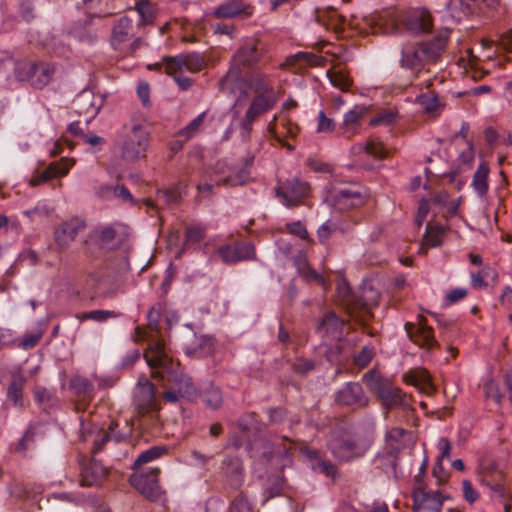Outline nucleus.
Listing matches in <instances>:
<instances>
[{
	"mask_svg": "<svg viewBox=\"0 0 512 512\" xmlns=\"http://www.w3.org/2000/svg\"><path fill=\"white\" fill-rule=\"evenodd\" d=\"M335 129V122L332 118H328L324 111H320L318 115L317 132L330 133Z\"/></svg>",
	"mask_w": 512,
	"mask_h": 512,
	"instance_id": "13d9d810",
	"label": "nucleus"
},
{
	"mask_svg": "<svg viewBox=\"0 0 512 512\" xmlns=\"http://www.w3.org/2000/svg\"><path fill=\"white\" fill-rule=\"evenodd\" d=\"M312 469L332 479H335L337 474L336 466L332 462L325 459H321L318 460V462L312 463Z\"/></svg>",
	"mask_w": 512,
	"mask_h": 512,
	"instance_id": "603ef678",
	"label": "nucleus"
},
{
	"mask_svg": "<svg viewBox=\"0 0 512 512\" xmlns=\"http://www.w3.org/2000/svg\"><path fill=\"white\" fill-rule=\"evenodd\" d=\"M297 58L310 66H319L323 61V57L307 52L298 53Z\"/></svg>",
	"mask_w": 512,
	"mask_h": 512,
	"instance_id": "338daca9",
	"label": "nucleus"
},
{
	"mask_svg": "<svg viewBox=\"0 0 512 512\" xmlns=\"http://www.w3.org/2000/svg\"><path fill=\"white\" fill-rule=\"evenodd\" d=\"M374 356L373 347L364 346L355 356L354 363L360 368H364L369 365Z\"/></svg>",
	"mask_w": 512,
	"mask_h": 512,
	"instance_id": "6e6d98bb",
	"label": "nucleus"
},
{
	"mask_svg": "<svg viewBox=\"0 0 512 512\" xmlns=\"http://www.w3.org/2000/svg\"><path fill=\"white\" fill-rule=\"evenodd\" d=\"M445 7L451 17L457 20H460L462 16L473 13V7L468 0H449L446 2Z\"/></svg>",
	"mask_w": 512,
	"mask_h": 512,
	"instance_id": "e433bc0d",
	"label": "nucleus"
},
{
	"mask_svg": "<svg viewBox=\"0 0 512 512\" xmlns=\"http://www.w3.org/2000/svg\"><path fill=\"white\" fill-rule=\"evenodd\" d=\"M432 474L437 479L438 484H442L447 481L449 474L444 469L441 459H437V461L432 469Z\"/></svg>",
	"mask_w": 512,
	"mask_h": 512,
	"instance_id": "680f3d73",
	"label": "nucleus"
},
{
	"mask_svg": "<svg viewBox=\"0 0 512 512\" xmlns=\"http://www.w3.org/2000/svg\"><path fill=\"white\" fill-rule=\"evenodd\" d=\"M74 161L70 159H62L60 162H52L41 174L34 176L30 180L31 186H37L55 177H61L68 174L69 169L73 166Z\"/></svg>",
	"mask_w": 512,
	"mask_h": 512,
	"instance_id": "393cba45",
	"label": "nucleus"
},
{
	"mask_svg": "<svg viewBox=\"0 0 512 512\" xmlns=\"http://www.w3.org/2000/svg\"><path fill=\"white\" fill-rule=\"evenodd\" d=\"M148 146V134L139 125H133L126 134L122 146V158L125 161H136L145 156Z\"/></svg>",
	"mask_w": 512,
	"mask_h": 512,
	"instance_id": "9d476101",
	"label": "nucleus"
},
{
	"mask_svg": "<svg viewBox=\"0 0 512 512\" xmlns=\"http://www.w3.org/2000/svg\"><path fill=\"white\" fill-rule=\"evenodd\" d=\"M159 473L158 468H153L147 474H134L130 477V483L146 498L156 500L160 496Z\"/></svg>",
	"mask_w": 512,
	"mask_h": 512,
	"instance_id": "4468645a",
	"label": "nucleus"
},
{
	"mask_svg": "<svg viewBox=\"0 0 512 512\" xmlns=\"http://www.w3.org/2000/svg\"><path fill=\"white\" fill-rule=\"evenodd\" d=\"M256 433V419L253 413L242 416L236 423L234 436L230 444L236 449L245 448L252 451V437Z\"/></svg>",
	"mask_w": 512,
	"mask_h": 512,
	"instance_id": "ddd939ff",
	"label": "nucleus"
},
{
	"mask_svg": "<svg viewBox=\"0 0 512 512\" xmlns=\"http://www.w3.org/2000/svg\"><path fill=\"white\" fill-rule=\"evenodd\" d=\"M368 389L376 396L386 410L401 407L406 414L413 409L406 401L402 390L394 386L387 378L380 376L375 370H370L363 376Z\"/></svg>",
	"mask_w": 512,
	"mask_h": 512,
	"instance_id": "39448f33",
	"label": "nucleus"
},
{
	"mask_svg": "<svg viewBox=\"0 0 512 512\" xmlns=\"http://www.w3.org/2000/svg\"><path fill=\"white\" fill-rule=\"evenodd\" d=\"M328 447L334 457L346 462L362 457L366 451V448L359 445L349 430L342 425L332 429Z\"/></svg>",
	"mask_w": 512,
	"mask_h": 512,
	"instance_id": "0eeeda50",
	"label": "nucleus"
},
{
	"mask_svg": "<svg viewBox=\"0 0 512 512\" xmlns=\"http://www.w3.org/2000/svg\"><path fill=\"white\" fill-rule=\"evenodd\" d=\"M353 153H361L365 152L368 155L377 158V159H385L389 157V150L383 145L381 141L371 139L366 143H359L352 147Z\"/></svg>",
	"mask_w": 512,
	"mask_h": 512,
	"instance_id": "2f4dec72",
	"label": "nucleus"
},
{
	"mask_svg": "<svg viewBox=\"0 0 512 512\" xmlns=\"http://www.w3.org/2000/svg\"><path fill=\"white\" fill-rule=\"evenodd\" d=\"M213 349L214 343L211 337H200L197 339L195 346L187 350V353H193L197 355H208L212 352Z\"/></svg>",
	"mask_w": 512,
	"mask_h": 512,
	"instance_id": "37998d69",
	"label": "nucleus"
},
{
	"mask_svg": "<svg viewBox=\"0 0 512 512\" xmlns=\"http://www.w3.org/2000/svg\"><path fill=\"white\" fill-rule=\"evenodd\" d=\"M254 156L245 158L236 164H229L226 160H219L213 167L217 177V185L235 187L246 184L251 180V169Z\"/></svg>",
	"mask_w": 512,
	"mask_h": 512,
	"instance_id": "423d86ee",
	"label": "nucleus"
},
{
	"mask_svg": "<svg viewBox=\"0 0 512 512\" xmlns=\"http://www.w3.org/2000/svg\"><path fill=\"white\" fill-rule=\"evenodd\" d=\"M35 443V431L33 427H29L22 438L16 443L14 450L22 453L32 448Z\"/></svg>",
	"mask_w": 512,
	"mask_h": 512,
	"instance_id": "3c124183",
	"label": "nucleus"
},
{
	"mask_svg": "<svg viewBox=\"0 0 512 512\" xmlns=\"http://www.w3.org/2000/svg\"><path fill=\"white\" fill-rule=\"evenodd\" d=\"M256 44L251 48L240 49L233 59V64L227 74L220 80L221 90H230L237 95L235 108H242L247 98H250L249 108L245 119L241 122V138L247 142L251 138L253 123L256 119Z\"/></svg>",
	"mask_w": 512,
	"mask_h": 512,
	"instance_id": "f257e3e1",
	"label": "nucleus"
},
{
	"mask_svg": "<svg viewBox=\"0 0 512 512\" xmlns=\"http://www.w3.org/2000/svg\"><path fill=\"white\" fill-rule=\"evenodd\" d=\"M158 198L162 199L165 204H177L181 200V191L179 185L170 188L158 190Z\"/></svg>",
	"mask_w": 512,
	"mask_h": 512,
	"instance_id": "c03bdc74",
	"label": "nucleus"
},
{
	"mask_svg": "<svg viewBox=\"0 0 512 512\" xmlns=\"http://www.w3.org/2000/svg\"><path fill=\"white\" fill-rule=\"evenodd\" d=\"M327 74L334 87H337L342 91H347L349 89L351 80L343 72H328Z\"/></svg>",
	"mask_w": 512,
	"mask_h": 512,
	"instance_id": "5fc2aeb1",
	"label": "nucleus"
},
{
	"mask_svg": "<svg viewBox=\"0 0 512 512\" xmlns=\"http://www.w3.org/2000/svg\"><path fill=\"white\" fill-rule=\"evenodd\" d=\"M446 41V36L438 35L429 41L405 43L401 49L400 66L419 73L426 65L437 61Z\"/></svg>",
	"mask_w": 512,
	"mask_h": 512,
	"instance_id": "20e7f679",
	"label": "nucleus"
},
{
	"mask_svg": "<svg viewBox=\"0 0 512 512\" xmlns=\"http://www.w3.org/2000/svg\"><path fill=\"white\" fill-rule=\"evenodd\" d=\"M135 11L140 17L139 24H147L153 20V8L146 0H140L136 4Z\"/></svg>",
	"mask_w": 512,
	"mask_h": 512,
	"instance_id": "8fccbe9b",
	"label": "nucleus"
},
{
	"mask_svg": "<svg viewBox=\"0 0 512 512\" xmlns=\"http://www.w3.org/2000/svg\"><path fill=\"white\" fill-rule=\"evenodd\" d=\"M133 402L139 414L145 415L157 409L155 386L145 376L139 378L134 389Z\"/></svg>",
	"mask_w": 512,
	"mask_h": 512,
	"instance_id": "f8f14e48",
	"label": "nucleus"
},
{
	"mask_svg": "<svg viewBox=\"0 0 512 512\" xmlns=\"http://www.w3.org/2000/svg\"><path fill=\"white\" fill-rule=\"evenodd\" d=\"M167 452V449L163 446H153L149 449L143 451L139 454V456L136 458L133 468L137 469L141 467L144 464H147L153 460H156L160 458L162 455H164Z\"/></svg>",
	"mask_w": 512,
	"mask_h": 512,
	"instance_id": "58836bf2",
	"label": "nucleus"
},
{
	"mask_svg": "<svg viewBox=\"0 0 512 512\" xmlns=\"http://www.w3.org/2000/svg\"><path fill=\"white\" fill-rule=\"evenodd\" d=\"M240 14H252L251 7L243 3L242 0H227L214 11V16L217 18H233Z\"/></svg>",
	"mask_w": 512,
	"mask_h": 512,
	"instance_id": "cd10ccee",
	"label": "nucleus"
},
{
	"mask_svg": "<svg viewBox=\"0 0 512 512\" xmlns=\"http://www.w3.org/2000/svg\"><path fill=\"white\" fill-rule=\"evenodd\" d=\"M291 368L294 373L305 376L316 368V363L313 360L300 357L294 360Z\"/></svg>",
	"mask_w": 512,
	"mask_h": 512,
	"instance_id": "de8ad7c7",
	"label": "nucleus"
},
{
	"mask_svg": "<svg viewBox=\"0 0 512 512\" xmlns=\"http://www.w3.org/2000/svg\"><path fill=\"white\" fill-rule=\"evenodd\" d=\"M492 276L494 280H497L498 274L489 266H485L478 273H472L471 279L474 287H485L487 283L485 279Z\"/></svg>",
	"mask_w": 512,
	"mask_h": 512,
	"instance_id": "49530a36",
	"label": "nucleus"
},
{
	"mask_svg": "<svg viewBox=\"0 0 512 512\" xmlns=\"http://www.w3.org/2000/svg\"><path fill=\"white\" fill-rule=\"evenodd\" d=\"M277 197L288 208L297 206L310 193L308 182L299 177L284 181L275 188Z\"/></svg>",
	"mask_w": 512,
	"mask_h": 512,
	"instance_id": "1a4fd4ad",
	"label": "nucleus"
},
{
	"mask_svg": "<svg viewBox=\"0 0 512 512\" xmlns=\"http://www.w3.org/2000/svg\"><path fill=\"white\" fill-rule=\"evenodd\" d=\"M51 209L45 203H38L34 208L24 211V215L31 221H36L50 216Z\"/></svg>",
	"mask_w": 512,
	"mask_h": 512,
	"instance_id": "864d4df0",
	"label": "nucleus"
},
{
	"mask_svg": "<svg viewBox=\"0 0 512 512\" xmlns=\"http://www.w3.org/2000/svg\"><path fill=\"white\" fill-rule=\"evenodd\" d=\"M445 231L444 228L437 225L427 224L424 235V245L426 247H437L442 243Z\"/></svg>",
	"mask_w": 512,
	"mask_h": 512,
	"instance_id": "ea45409f",
	"label": "nucleus"
},
{
	"mask_svg": "<svg viewBox=\"0 0 512 512\" xmlns=\"http://www.w3.org/2000/svg\"><path fill=\"white\" fill-rule=\"evenodd\" d=\"M144 358L151 368L152 376L165 380L171 385V389L163 395L166 401L175 403L179 398L194 394L195 388L191 378L182 371L179 362L173 361L166 353L161 341L150 343Z\"/></svg>",
	"mask_w": 512,
	"mask_h": 512,
	"instance_id": "f03ea898",
	"label": "nucleus"
},
{
	"mask_svg": "<svg viewBox=\"0 0 512 512\" xmlns=\"http://www.w3.org/2000/svg\"><path fill=\"white\" fill-rule=\"evenodd\" d=\"M27 76L31 84L36 88H43L51 80L55 72V67L50 63L26 64Z\"/></svg>",
	"mask_w": 512,
	"mask_h": 512,
	"instance_id": "4be33fe9",
	"label": "nucleus"
},
{
	"mask_svg": "<svg viewBox=\"0 0 512 512\" xmlns=\"http://www.w3.org/2000/svg\"><path fill=\"white\" fill-rule=\"evenodd\" d=\"M490 168L487 162L483 161L478 166L476 172L473 175L472 187L480 197L486 195L488 191V176Z\"/></svg>",
	"mask_w": 512,
	"mask_h": 512,
	"instance_id": "c9c22d12",
	"label": "nucleus"
},
{
	"mask_svg": "<svg viewBox=\"0 0 512 512\" xmlns=\"http://www.w3.org/2000/svg\"><path fill=\"white\" fill-rule=\"evenodd\" d=\"M202 401L211 409H217L222 404L221 391L216 387L206 389L202 394Z\"/></svg>",
	"mask_w": 512,
	"mask_h": 512,
	"instance_id": "79ce46f5",
	"label": "nucleus"
},
{
	"mask_svg": "<svg viewBox=\"0 0 512 512\" xmlns=\"http://www.w3.org/2000/svg\"><path fill=\"white\" fill-rule=\"evenodd\" d=\"M479 471H480V473L501 472L498 469L497 463L489 457H484L481 459L480 464H479Z\"/></svg>",
	"mask_w": 512,
	"mask_h": 512,
	"instance_id": "e2e57ef3",
	"label": "nucleus"
},
{
	"mask_svg": "<svg viewBox=\"0 0 512 512\" xmlns=\"http://www.w3.org/2000/svg\"><path fill=\"white\" fill-rule=\"evenodd\" d=\"M117 313L110 310H93L89 312H84L78 318L80 320H94L97 322H103L109 318L117 317Z\"/></svg>",
	"mask_w": 512,
	"mask_h": 512,
	"instance_id": "09e8293b",
	"label": "nucleus"
},
{
	"mask_svg": "<svg viewBox=\"0 0 512 512\" xmlns=\"http://www.w3.org/2000/svg\"><path fill=\"white\" fill-rule=\"evenodd\" d=\"M367 108L365 106H355L344 115L343 123L341 125L342 134L350 138L355 134L357 127L360 125V120L366 115Z\"/></svg>",
	"mask_w": 512,
	"mask_h": 512,
	"instance_id": "c85d7f7f",
	"label": "nucleus"
},
{
	"mask_svg": "<svg viewBox=\"0 0 512 512\" xmlns=\"http://www.w3.org/2000/svg\"><path fill=\"white\" fill-rule=\"evenodd\" d=\"M405 28L412 34L429 32L432 28L431 15L426 11L415 10L408 13L403 20Z\"/></svg>",
	"mask_w": 512,
	"mask_h": 512,
	"instance_id": "5701e85b",
	"label": "nucleus"
},
{
	"mask_svg": "<svg viewBox=\"0 0 512 512\" xmlns=\"http://www.w3.org/2000/svg\"><path fill=\"white\" fill-rule=\"evenodd\" d=\"M405 329L410 340L419 347L430 351L434 347L438 346V342L435 340L433 335V328L426 325V323H406Z\"/></svg>",
	"mask_w": 512,
	"mask_h": 512,
	"instance_id": "aec40b11",
	"label": "nucleus"
},
{
	"mask_svg": "<svg viewBox=\"0 0 512 512\" xmlns=\"http://www.w3.org/2000/svg\"><path fill=\"white\" fill-rule=\"evenodd\" d=\"M186 242L196 243L202 240L203 230L200 227H188L185 232Z\"/></svg>",
	"mask_w": 512,
	"mask_h": 512,
	"instance_id": "69168bd1",
	"label": "nucleus"
},
{
	"mask_svg": "<svg viewBox=\"0 0 512 512\" xmlns=\"http://www.w3.org/2000/svg\"><path fill=\"white\" fill-rule=\"evenodd\" d=\"M74 105L79 114H85L90 118L95 117L102 105V99L96 97L91 90H83L74 100Z\"/></svg>",
	"mask_w": 512,
	"mask_h": 512,
	"instance_id": "b1692460",
	"label": "nucleus"
},
{
	"mask_svg": "<svg viewBox=\"0 0 512 512\" xmlns=\"http://www.w3.org/2000/svg\"><path fill=\"white\" fill-rule=\"evenodd\" d=\"M338 231L337 222L327 220L317 230V237L321 244H326L330 237Z\"/></svg>",
	"mask_w": 512,
	"mask_h": 512,
	"instance_id": "a18cd8bd",
	"label": "nucleus"
},
{
	"mask_svg": "<svg viewBox=\"0 0 512 512\" xmlns=\"http://www.w3.org/2000/svg\"><path fill=\"white\" fill-rule=\"evenodd\" d=\"M413 510L419 512L421 510H429L432 512H441L444 497L439 491H426L424 488L418 487L414 489L413 494Z\"/></svg>",
	"mask_w": 512,
	"mask_h": 512,
	"instance_id": "6ab92c4d",
	"label": "nucleus"
},
{
	"mask_svg": "<svg viewBox=\"0 0 512 512\" xmlns=\"http://www.w3.org/2000/svg\"><path fill=\"white\" fill-rule=\"evenodd\" d=\"M85 227V222L78 217H73L61 223L54 232L56 244L62 249L67 248Z\"/></svg>",
	"mask_w": 512,
	"mask_h": 512,
	"instance_id": "f3484780",
	"label": "nucleus"
},
{
	"mask_svg": "<svg viewBox=\"0 0 512 512\" xmlns=\"http://www.w3.org/2000/svg\"><path fill=\"white\" fill-rule=\"evenodd\" d=\"M261 450L258 462L269 465L272 470L271 476L268 478V484L264 490V502L270 498L281 494L284 484V477L282 469L285 465V457L288 454L287 447L283 444L282 440L275 439H261L258 442V451Z\"/></svg>",
	"mask_w": 512,
	"mask_h": 512,
	"instance_id": "7ed1b4c3",
	"label": "nucleus"
},
{
	"mask_svg": "<svg viewBox=\"0 0 512 512\" xmlns=\"http://www.w3.org/2000/svg\"><path fill=\"white\" fill-rule=\"evenodd\" d=\"M343 298L348 314L360 325L366 326L372 317L369 304L361 297L354 295L347 286H345Z\"/></svg>",
	"mask_w": 512,
	"mask_h": 512,
	"instance_id": "2eb2a0df",
	"label": "nucleus"
},
{
	"mask_svg": "<svg viewBox=\"0 0 512 512\" xmlns=\"http://www.w3.org/2000/svg\"><path fill=\"white\" fill-rule=\"evenodd\" d=\"M277 100L278 95L271 79L258 71V115L271 110Z\"/></svg>",
	"mask_w": 512,
	"mask_h": 512,
	"instance_id": "412c9836",
	"label": "nucleus"
},
{
	"mask_svg": "<svg viewBox=\"0 0 512 512\" xmlns=\"http://www.w3.org/2000/svg\"><path fill=\"white\" fill-rule=\"evenodd\" d=\"M26 385V378L21 372H14L11 375V381L7 387V399L12 402L15 407L22 408L24 406L23 401V389Z\"/></svg>",
	"mask_w": 512,
	"mask_h": 512,
	"instance_id": "bb28decb",
	"label": "nucleus"
},
{
	"mask_svg": "<svg viewBox=\"0 0 512 512\" xmlns=\"http://www.w3.org/2000/svg\"><path fill=\"white\" fill-rule=\"evenodd\" d=\"M206 117V112H202L195 119H193L187 126L181 129L178 133L180 137L184 138V141H187L193 138L200 131V127L202 126Z\"/></svg>",
	"mask_w": 512,
	"mask_h": 512,
	"instance_id": "a19ab883",
	"label": "nucleus"
},
{
	"mask_svg": "<svg viewBox=\"0 0 512 512\" xmlns=\"http://www.w3.org/2000/svg\"><path fill=\"white\" fill-rule=\"evenodd\" d=\"M107 475V469L98 462H91L82 469L81 484L92 486L100 484Z\"/></svg>",
	"mask_w": 512,
	"mask_h": 512,
	"instance_id": "7c9ffc66",
	"label": "nucleus"
},
{
	"mask_svg": "<svg viewBox=\"0 0 512 512\" xmlns=\"http://www.w3.org/2000/svg\"><path fill=\"white\" fill-rule=\"evenodd\" d=\"M286 229L290 234H293L303 240L312 241L309 238V234L305 226L301 223V221H295L288 223L286 225Z\"/></svg>",
	"mask_w": 512,
	"mask_h": 512,
	"instance_id": "bf43d9fd",
	"label": "nucleus"
},
{
	"mask_svg": "<svg viewBox=\"0 0 512 512\" xmlns=\"http://www.w3.org/2000/svg\"><path fill=\"white\" fill-rule=\"evenodd\" d=\"M341 354H342V347L338 343L327 346L325 353H324L325 358L331 364L339 363Z\"/></svg>",
	"mask_w": 512,
	"mask_h": 512,
	"instance_id": "052dcab7",
	"label": "nucleus"
},
{
	"mask_svg": "<svg viewBox=\"0 0 512 512\" xmlns=\"http://www.w3.org/2000/svg\"><path fill=\"white\" fill-rule=\"evenodd\" d=\"M397 114L391 110H385L378 113L370 120L371 126L390 125L396 121Z\"/></svg>",
	"mask_w": 512,
	"mask_h": 512,
	"instance_id": "4d7b16f0",
	"label": "nucleus"
},
{
	"mask_svg": "<svg viewBox=\"0 0 512 512\" xmlns=\"http://www.w3.org/2000/svg\"><path fill=\"white\" fill-rule=\"evenodd\" d=\"M345 322L339 318L334 312H328L324 315L317 326V332L323 335L340 334Z\"/></svg>",
	"mask_w": 512,
	"mask_h": 512,
	"instance_id": "72a5a7b5",
	"label": "nucleus"
},
{
	"mask_svg": "<svg viewBox=\"0 0 512 512\" xmlns=\"http://www.w3.org/2000/svg\"><path fill=\"white\" fill-rule=\"evenodd\" d=\"M387 440L394 454H398L408 444L414 442L413 433L399 427L392 428L388 432Z\"/></svg>",
	"mask_w": 512,
	"mask_h": 512,
	"instance_id": "c756f323",
	"label": "nucleus"
},
{
	"mask_svg": "<svg viewBox=\"0 0 512 512\" xmlns=\"http://www.w3.org/2000/svg\"><path fill=\"white\" fill-rule=\"evenodd\" d=\"M230 512H254L251 504L246 498H237L230 509Z\"/></svg>",
	"mask_w": 512,
	"mask_h": 512,
	"instance_id": "0e129e2a",
	"label": "nucleus"
},
{
	"mask_svg": "<svg viewBox=\"0 0 512 512\" xmlns=\"http://www.w3.org/2000/svg\"><path fill=\"white\" fill-rule=\"evenodd\" d=\"M326 200L341 211L358 208L365 203V197L359 187H332Z\"/></svg>",
	"mask_w": 512,
	"mask_h": 512,
	"instance_id": "6e6552de",
	"label": "nucleus"
},
{
	"mask_svg": "<svg viewBox=\"0 0 512 512\" xmlns=\"http://www.w3.org/2000/svg\"><path fill=\"white\" fill-rule=\"evenodd\" d=\"M416 102L425 110L426 113L437 114L442 107L438 96L435 93L421 94L416 98Z\"/></svg>",
	"mask_w": 512,
	"mask_h": 512,
	"instance_id": "4c0bfd02",
	"label": "nucleus"
},
{
	"mask_svg": "<svg viewBox=\"0 0 512 512\" xmlns=\"http://www.w3.org/2000/svg\"><path fill=\"white\" fill-rule=\"evenodd\" d=\"M481 483L487 486L499 498L506 497L504 475L502 472L480 473Z\"/></svg>",
	"mask_w": 512,
	"mask_h": 512,
	"instance_id": "f704fd0d",
	"label": "nucleus"
},
{
	"mask_svg": "<svg viewBox=\"0 0 512 512\" xmlns=\"http://www.w3.org/2000/svg\"><path fill=\"white\" fill-rule=\"evenodd\" d=\"M336 402L340 405L363 408L369 404L362 386L357 382L346 383L336 394Z\"/></svg>",
	"mask_w": 512,
	"mask_h": 512,
	"instance_id": "dca6fc26",
	"label": "nucleus"
},
{
	"mask_svg": "<svg viewBox=\"0 0 512 512\" xmlns=\"http://www.w3.org/2000/svg\"><path fill=\"white\" fill-rule=\"evenodd\" d=\"M206 61L199 53L181 54L175 57H164L163 63H157V67H164L166 73L175 71L198 72L204 68Z\"/></svg>",
	"mask_w": 512,
	"mask_h": 512,
	"instance_id": "9b49d317",
	"label": "nucleus"
},
{
	"mask_svg": "<svg viewBox=\"0 0 512 512\" xmlns=\"http://www.w3.org/2000/svg\"><path fill=\"white\" fill-rule=\"evenodd\" d=\"M70 389L83 400H91L94 397L95 389L91 380L83 376H73L69 381Z\"/></svg>",
	"mask_w": 512,
	"mask_h": 512,
	"instance_id": "473e14b6",
	"label": "nucleus"
},
{
	"mask_svg": "<svg viewBox=\"0 0 512 512\" xmlns=\"http://www.w3.org/2000/svg\"><path fill=\"white\" fill-rule=\"evenodd\" d=\"M135 34L133 20L128 16L121 17L113 27L111 44L117 49L120 45L128 41Z\"/></svg>",
	"mask_w": 512,
	"mask_h": 512,
	"instance_id": "a878e982",
	"label": "nucleus"
},
{
	"mask_svg": "<svg viewBox=\"0 0 512 512\" xmlns=\"http://www.w3.org/2000/svg\"><path fill=\"white\" fill-rule=\"evenodd\" d=\"M269 422L271 424L282 423L286 417V411L283 408L276 407L268 410Z\"/></svg>",
	"mask_w": 512,
	"mask_h": 512,
	"instance_id": "774afa93",
	"label": "nucleus"
},
{
	"mask_svg": "<svg viewBox=\"0 0 512 512\" xmlns=\"http://www.w3.org/2000/svg\"><path fill=\"white\" fill-rule=\"evenodd\" d=\"M217 254L227 264L237 263L254 255V245L251 242H236L218 248Z\"/></svg>",
	"mask_w": 512,
	"mask_h": 512,
	"instance_id": "a211bd4d",
	"label": "nucleus"
}]
</instances>
